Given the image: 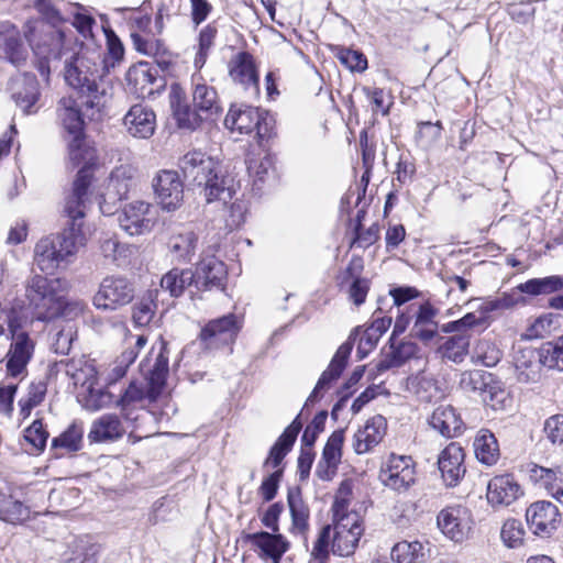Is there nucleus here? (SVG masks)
<instances>
[{
    "instance_id": "1",
    "label": "nucleus",
    "mask_w": 563,
    "mask_h": 563,
    "mask_svg": "<svg viewBox=\"0 0 563 563\" xmlns=\"http://www.w3.org/2000/svg\"><path fill=\"white\" fill-rule=\"evenodd\" d=\"M55 46L63 47L66 56L64 78L68 86L81 93L85 114L90 120H100L111 99V92L102 76L119 65L124 57L120 37H106V51L97 44L96 37H53Z\"/></svg>"
},
{
    "instance_id": "2",
    "label": "nucleus",
    "mask_w": 563,
    "mask_h": 563,
    "mask_svg": "<svg viewBox=\"0 0 563 563\" xmlns=\"http://www.w3.org/2000/svg\"><path fill=\"white\" fill-rule=\"evenodd\" d=\"M68 284L60 278L32 276L25 285V298L33 319L52 321L58 317L69 319L81 314L86 308L84 301L66 300Z\"/></svg>"
},
{
    "instance_id": "3",
    "label": "nucleus",
    "mask_w": 563,
    "mask_h": 563,
    "mask_svg": "<svg viewBox=\"0 0 563 563\" xmlns=\"http://www.w3.org/2000/svg\"><path fill=\"white\" fill-rule=\"evenodd\" d=\"M67 142L68 163L79 167L73 184V189L66 198L64 211L71 217L86 216L90 202V186L92 183V167L97 164L96 147L90 144L85 134L65 137Z\"/></svg>"
},
{
    "instance_id": "4",
    "label": "nucleus",
    "mask_w": 563,
    "mask_h": 563,
    "mask_svg": "<svg viewBox=\"0 0 563 563\" xmlns=\"http://www.w3.org/2000/svg\"><path fill=\"white\" fill-rule=\"evenodd\" d=\"M184 177L198 187L208 203L214 200L227 202L232 198V178L225 176L218 161L201 151H190L179 159Z\"/></svg>"
},
{
    "instance_id": "5",
    "label": "nucleus",
    "mask_w": 563,
    "mask_h": 563,
    "mask_svg": "<svg viewBox=\"0 0 563 563\" xmlns=\"http://www.w3.org/2000/svg\"><path fill=\"white\" fill-rule=\"evenodd\" d=\"M66 216L70 220L67 229L56 236L41 239L35 245L34 263L43 273L53 274L62 263L67 262L86 244L87 239L82 232L85 216Z\"/></svg>"
},
{
    "instance_id": "6",
    "label": "nucleus",
    "mask_w": 563,
    "mask_h": 563,
    "mask_svg": "<svg viewBox=\"0 0 563 563\" xmlns=\"http://www.w3.org/2000/svg\"><path fill=\"white\" fill-rule=\"evenodd\" d=\"M24 322L25 320L15 309H10L7 314V328L0 323V336L7 335L11 340L7 353V372L12 377L26 372V366L34 353L35 343L24 330Z\"/></svg>"
},
{
    "instance_id": "7",
    "label": "nucleus",
    "mask_w": 563,
    "mask_h": 563,
    "mask_svg": "<svg viewBox=\"0 0 563 563\" xmlns=\"http://www.w3.org/2000/svg\"><path fill=\"white\" fill-rule=\"evenodd\" d=\"M119 224L129 235L150 233L158 221L156 208L144 200H133L125 203L119 213Z\"/></svg>"
},
{
    "instance_id": "8",
    "label": "nucleus",
    "mask_w": 563,
    "mask_h": 563,
    "mask_svg": "<svg viewBox=\"0 0 563 563\" xmlns=\"http://www.w3.org/2000/svg\"><path fill=\"white\" fill-rule=\"evenodd\" d=\"M437 526L441 533L454 543L467 540L473 531L472 511L462 505L448 506L437 516Z\"/></svg>"
},
{
    "instance_id": "9",
    "label": "nucleus",
    "mask_w": 563,
    "mask_h": 563,
    "mask_svg": "<svg viewBox=\"0 0 563 563\" xmlns=\"http://www.w3.org/2000/svg\"><path fill=\"white\" fill-rule=\"evenodd\" d=\"M134 298L132 283L122 276L104 277L93 296L92 303L99 310H115L130 303Z\"/></svg>"
},
{
    "instance_id": "10",
    "label": "nucleus",
    "mask_w": 563,
    "mask_h": 563,
    "mask_svg": "<svg viewBox=\"0 0 563 563\" xmlns=\"http://www.w3.org/2000/svg\"><path fill=\"white\" fill-rule=\"evenodd\" d=\"M382 483L398 493L407 492L416 483V463L409 455L390 454L383 464Z\"/></svg>"
},
{
    "instance_id": "11",
    "label": "nucleus",
    "mask_w": 563,
    "mask_h": 563,
    "mask_svg": "<svg viewBox=\"0 0 563 563\" xmlns=\"http://www.w3.org/2000/svg\"><path fill=\"white\" fill-rule=\"evenodd\" d=\"M332 553L339 556L353 554L364 533L363 521L358 514L346 515L334 519Z\"/></svg>"
},
{
    "instance_id": "12",
    "label": "nucleus",
    "mask_w": 563,
    "mask_h": 563,
    "mask_svg": "<svg viewBox=\"0 0 563 563\" xmlns=\"http://www.w3.org/2000/svg\"><path fill=\"white\" fill-rule=\"evenodd\" d=\"M244 539L264 563H280L290 549V542L279 532L258 531L246 534Z\"/></svg>"
},
{
    "instance_id": "13",
    "label": "nucleus",
    "mask_w": 563,
    "mask_h": 563,
    "mask_svg": "<svg viewBox=\"0 0 563 563\" xmlns=\"http://www.w3.org/2000/svg\"><path fill=\"white\" fill-rule=\"evenodd\" d=\"M155 198L165 211L178 209L184 199V185L174 170H162L153 179Z\"/></svg>"
},
{
    "instance_id": "14",
    "label": "nucleus",
    "mask_w": 563,
    "mask_h": 563,
    "mask_svg": "<svg viewBox=\"0 0 563 563\" xmlns=\"http://www.w3.org/2000/svg\"><path fill=\"white\" fill-rule=\"evenodd\" d=\"M241 324L234 314L223 316L209 321L200 332V339L207 349H219L232 344Z\"/></svg>"
},
{
    "instance_id": "15",
    "label": "nucleus",
    "mask_w": 563,
    "mask_h": 563,
    "mask_svg": "<svg viewBox=\"0 0 563 563\" xmlns=\"http://www.w3.org/2000/svg\"><path fill=\"white\" fill-rule=\"evenodd\" d=\"M141 371L151 385V397L165 384L168 374L167 346L164 341L154 344L141 363Z\"/></svg>"
},
{
    "instance_id": "16",
    "label": "nucleus",
    "mask_w": 563,
    "mask_h": 563,
    "mask_svg": "<svg viewBox=\"0 0 563 563\" xmlns=\"http://www.w3.org/2000/svg\"><path fill=\"white\" fill-rule=\"evenodd\" d=\"M464 449L457 442H451L439 454L438 467L446 486L455 487L464 477Z\"/></svg>"
},
{
    "instance_id": "17",
    "label": "nucleus",
    "mask_w": 563,
    "mask_h": 563,
    "mask_svg": "<svg viewBox=\"0 0 563 563\" xmlns=\"http://www.w3.org/2000/svg\"><path fill=\"white\" fill-rule=\"evenodd\" d=\"M123 126L132 137L147 140L155 132L156 114L151 106L135 103L123 117Z\"/></svg>"
},
{
    "instance_id": "18",
    "label": "nucleus",
    "mask_w": 563,
    "mask_h": 563,
    "mask_svg": "<svg viewBox=\"0 0 563 563\" xmlns=\"http://www.w3.org/2000/svg\"><path fill=\"white\" fill-rule=\"evenodd\" d=\"M527 522L537 536L549 537L560 523L558 507L550 501H537L526 511Z\"/></svg>"
},
{
    "instance_id": "19",
    "label": "nucleus",
    "mask_w": 563,
    "mask_h": 563,
    "mask_svg": "<svg viewBox=\"0 0 563 563\" xmlns=\"http://www.w3.org/2000/svg\"><path fill=\"white\" fill-rule=\"evenodd\" d=\"M85 375L86 379L80 383V391L78 400L87 410L97 411L108 406L112 401L110 393L106 391L99 384L93 368L84 369L75 375L76 384L80 382V376Z\"/></svg>"
},
{
    "instance_id": "20",
    "label": "nucleus",
    "mask_w": 563,
    "mask_h": 563,
    "mask_svg": "<svg viewBox=\"0 0 563 563\" xmlns=\"http://www.w3.org/2000/svg\"><path fill=\"white\" fill-rule=\"evenodd\" d=\"M125 79L129 91L142 98L152 96L162 87L157 69L148 63L141 62L131 66Z\"/></svg>"
},
{
    "instance_id": "21",
    "label": "nucleus",
    "mask_w": 563,
    "mask_h": 563,
    "mask_svg": "<svg viewBox=\"0 0 563 563\" xmlns=\"http://www.w3.org/2000/svg\"><path fill=\"white\" fill-rule=\"evenodd\" d=\"M522 495L520 484L511 474L496 475L487 484L486 498L492 507H507Z\"/></svg>"
},
{
    "instance_id": "22",
    "label": "nucleus",
    "mask_w": 563,
    "mask_h": 563,
    "mask_svg": "<svg viewBox=\"0 0 563 563\" xmlns=\"http://www.w3.org/2000/svg\"><path fill=\"white\" fill-rule=\"evenodd\" d=\"M351 351L352 345L350 343L346 342L340 345L328 368L321 374L317 385L308 397L305 407L318 401L323 396L324 391L331 387L332 382L340 377L345 368Z\"/></svg>"
},
{
    "instance_id": "23",
    "label": "nucleus",
    "mask_w": 563,
    "mask_h": 563,
    "mask_svg": "<svg viewBox=\"0 0 563 563\" xmlns=\"http://www.w3.org/2000/svg\"><path fill=\"white\" fill-rule=\"evenodd\" d=\"M137 169L130 163L115 166L108 178L104 200L117 201L126 198L130 190L136 185Z\"/></svg>"
},
{
    "instance_id": "24",
    "label": "nucleus",
    "mask_w": 563,
    "mask_h": 563,
    "mask_svg": "<svg viewBox=\"0 0 563 563\" xmlns=\"http://www.w3.org/2000/svg\"><path fill=\"white\" fill-rule=\"evenodd\" d=\"M227 274V267L222 261L214 255L205 256L197 264L196 272L194 273L195 286L199 290L222 289Z\"/></svg>"
},
{
    "instance_id": "25",
    "label": "nucleus",
    "mask_w": 563,
    "mask_h": 563,
    "mask_svg": "<svg viewBox=\"0 0 563 563\" xmlns=\"http://www.w3.org/2000/svg\"><path fill=\"white\" fill-rule=\"evenodd\" d=\"M169 103L174 119L180 129L196 130L206 121L205 115L195 107L192 110L186 101L185 91L173 85L169 92Z\"/></svg>"
},
{
    "instance_id": "26",
    "label": "nucleus",
    "mask_w": 563,
    "mask_h": 563,
    "mask_svg": "<svg viewBox=\"0 0 563 563\" xmlns=\"http://www.w3.org/2000/svg\"><path fill=\"white\" fill-rule=\"evenodd\" d=\"M438 313L439 310L429 301L418 305L412 314L411 336L424 344L431 342L439 332V324L435 320Z\"/></svg>"
},
{
    "instance_id": "27",
    "label": "nucleus",
    "mask_w": 563,
    "mask_h": 563,
    "mask_svg": "<svg viewBox=\"0 0 563 563\" xmlns=\"http://www.w3.org/2000/svg\"><path fill=\"white\" fill-rule=\"evenodd\" d=\"M40 85L33 74H23L16 79L12 88V99L23 113L32 114L38 110Z\"/></svg>"
},
{
    "instance_id": "28",
    "label": "nucleus",
    "mask_w": 563,
    "mask_h": 563,
    "mask_svg": "<svg viewBox=\"0 0 563 563\" xmlns=\"http://www.w3.org/2000/svg\"><path fill=\"white\" fill-rule=\"evenodd\" d=\"M514 366L518 382L533 383L540 378L541 349L536 350L531 346L517 347L514 352Z\"/></svg>"
},
{
    "instance_id": "29",
    "label": "nucleus",
    "mask_w": 563,
    "mask_h": 563,
    "mask_svg": "<svg viewBox=\"0 0 563 563\" xmlns=\"http://www.w3.org/2000/svg\"><path fill=\"white\" fill-rule=\"evenodd\" d=\"M386 419L376 415L368 419L365 426L358 429L353 437V450L357 454H365L375 448L386 433Z\"/></svg>"
},
{
    "instance_id": "30",
    "label": "nucleus",
    "mask_w": 563,
    "mask_h": 563,
    "mask_svg": "<svg viewBox=\"0 0 563 563\" xmlns=\"http://www.w3.org/2000/svg\"><path fill=\"white\" fill-rule=\"evenodd\" d=\"M224 125L232 132L236 131L240 134H249L256 130L257 135H262L260 112L249 106L231 107L225 115Z\"/></svg>"
},
{
    "instance_id": "31",
    "label": "nucleus",
    "mask_w": 563,
    "mask_h": 563,
    "mask_svg": "<svg viewBox=\"0 0 563 563\" xmlns=\"http://www.w3.org/2000/svg\"><path fill=\"white\" fill-rule=\"evenodd\" d=\"M429 424L445 438L460 435L464 427L460 415L451 405L438 406L429 418Z\"/></svg>"
},
{
    "instance_id": "32",
    "label": "nucleus",
    "mask_w": 563,
    "mask_h": 563,
    "mask_svg": "<svg viewBox=\"0 0 563 563\" xmlns=\"http://www.w3.org/2000/svg\"><path fill=\"white\" fill-rule=\"evenodd\" d=\"M229 75L234 82L246 89H258V74L253 57L247 52H241L230 60Z\"/></svg>"
},
{
    "instance_id": "33",
    "label": "nucleus",
    "mask_w": 563,
    "mask_h": 563,
    "mask_svg": "<svg viewBox=\"0 0 563 563\" xmlns=\"http://www.w3.org/2000/svg\"><path fill=\"white\" fill-rule=\"evenodd\" d=\"M124 434V428L117 415L106 413L92 421L88 440L92 443L117 441Z\"/></svg>"
},
{
    "instance_id": "34",
    "label": "nucleus",
    "mask_w": 563,
    "mask_h": 563,
    "mask_svg": "<svg viewBox=\"0 0 563 563\" xmlns=\"http://www.w3.org/2000/svg\"><path fill=\"white\" fill-rule=\"evenodd\" d=\"M81 107L85 110V107L82 104ZM57 114L60 124L66 132L65 137L84 134L82 115H87L85 114V111L81 113L80 109L78 108L77 101L74 98L63 97L58 101Z\"/></svg>"
},
{
    "instance_id": "35",
    "label": "nucleus",
    "mask_w": 563,
    "mask_h": 563,
    "mask_svg": "<svg viewBox=\"0 0 563 563\" xmlns=\"http://www.w3.org/2000/svg\"><path fill=\"white\" fill-rule=\"evenodd\" d=\"M530 478L563 505V466L548 468L533 465L530 468Z\"/></svg>"
},
{
    "instance_id": "36",
    "label": "nucleus",
    "mask_w": 563,
    "mask_h": 563,
    "mask_svg": "<svg viewBox=\"0 0 563 563\" xmlns=\"http://www.w3.org/2000/svg\"><path fill=\"white\" fill-rule=\"evenodd\" d=\"M362 269V260L353 257L346 269L339 277L341 285L351 282L349 297L356 306H361L365 301L368 291V282L360 278Z\"/></svg>"
},
{
    "instance_id": "37",
    "label": "nucleus",
    "mask_w": 563,
    "mask_h": 563,
    "mask_svg": "<svg viewBox=\"0 0 563 563\" xmlns=\"http://www.w3.org/2000/svg\"><path fill=\"white\" fill-rule=\"evenodd\" d=\"M390 555L397 563H427L431 549L429 542L402 540L391 548Z\"/></svg>"
},
{
    "instance_id": "38",
    "label": "nucleus",
    "mask_w": 563,
    "mask_h": 563,
    "mask_svg": "<svg viewBox=\"0 0 563 563\" xmlns=\"http://www.w3.org/2000/svg\"><path fill=\"white\" fill-rule=\"evenodd\" d=\"M302 423L299 416L285 429L269 451V455L264 462V466L277 467L284 457L291 450Z\"/></svg>"
},
{
    "instance_id": "39",
    "label": "nucleus",
    "mask_w": 563,
    "mask_h": 563,
    "mask_svg": "<svg viewBox=\"0 0 563 563\" xmlns=\"http://www.w3.org/2000/svg\"><path fill=\"white\" fill-rule=\"evenodd\" d=\"M192 101L198 111L205 115L206 121H216L221 113L222 107L216 89L206 84L195 86Z\"/></svg>"
},
{
    "instance_id": "40",
    "label": "nucleus",
    "mask_w": 563,
    "mask_h": 563,
    "mask_svg": "<svg viewBox=\"0 0 563 563\" xmlns=\"http://www.w3.org/2000/svg\"><path fill=\"white\" fill-rule=\"evenodd\" d=\"M65 4L67 3L62 0H35L34 8L38 12L43 22L59 30V27L69 20L68 8ZM58 35L65 34L62 31H58Z\"/></svg>"
},
{
    "instance_id": "41",
    "label": "nucleus",
    "mask_w": 563,
    "mask_h": 563,
    "mask_svg": "<svg viewBox=\"0 0 563 563\" xmlns=\"http://www.w3.org/2000/svg\"><path fill=\"white\" fill-rule=\"evenodd\" d=\"M473 446L475 456L482 464L492 466L499 460L498 442L489 430H479L474 439Z\"/></svg>"
},
{
    "instance_id": "42",
    "label": "nucleus",
    "mask_w": 563,
    "mask_h": 563,
    "mask_svg": "<svg viewBox=\"0 0 563 563\" xmlns=\"http://www.w3.org/2000/svg\"><path fill=\"white\" fill-rule=\"evenodd\" d=\"M247 172L253 179V187L260 191L262 186L274 177V159L269 154H257L247 159Z\"/></svg>"
},
{
    "instance_id": "43",
    "label": "nucleus",
    "mask_w": 563,
    "mask_h": 563,
    "mask_svg": "<svg viewBox=\"0 0 563 563\" xmlns=\"http://www.w3.org/2000/svg\"><path fill=\"white\" fill-rule=\"evenodd\" d=\"M198 242L197 234L189 228L174 233L168 241L169 251L179 260H190Z\"/></svg>"
},
{
    "instance_id": "44",
    "label": "nucleus",
    "mask_w": 563,
    "mask_h": 563,
    "mask_svg": "<svg viewBox=\"0 0 563 563\" xmlns=\"http://www.w3.org/2000/svg\"><path fill=\"white\" fill-rule=\"evenodd\" d=\"M46 394V382L41 379L30 383L25 395L22 396L18 401L19 416L22 420L27 419L31 416L32 410L44 401Z\"/></svg>"
},
{
    "instance_id": "45",
    "label": "nucleus",
    "mask_w": 563,
    "mask_h": 563,
    "mask_svg": "<svg viewBox=\"0 0 563 563\" xmlns=\"http://www.w3.org/2000/svg\"><path fill=\"white\" fill-rule=\"evenodd\" d=\"M195 284V275L190 269L173 268L161 279V287L172 297H179L185 289Z\"/></svg>"
},
{
    "instance_id": "46",
    "label": "nucleus",
    "mask_w": 563,
    "mask_h": 563,
    "mask_svg": "<svg viewBox=\"0 0 563 563\" xmlns=\"http://www.w3.org/2000/svg\"><path fill=\"white\" fill-rule=\"evenodd\" d=\"M288 506L291 516V533L305 534L309 529L310 511L299 493L288 494Z\"/></svg>"
},
{
    "instance_id": "47",
    "label": "nucleus",
    "mask_w": 563,
    "mask_h": 563,
    "mask_svg": "<svg viewBox=\"0 0 563 563\" xmlns=\"http://www.w3.org/2000/svg\"><path fill=\"white\" fill-rule=\"evenodd\" d=\"M82 423L73 422L63 433L52 440V450L63 453L77 452L82 446Z\"/></svg>"
},
{
    "instance_id": "48",
    "label": "nucleus",
    "mask_w": 563,
    "mask_h": 563,
    "mask_svg": "<svg viewBox=\"0 0 563 563\" xmlns=\"http://www.w3.org/2000/svg\"><path fill=\"white\" fill-rule=\"evenodd\" d=\"M516 289L521 294L531 296L549 295L563 289V277L553 275L544 278H532L519 284Z\"/></svg>"
},
{
    "instance_id": "49",
    "label": "nucleus",
    "mask_w": 563,
    "mask_h": 563,
    "mask_svg": "<svg viewBox=\"0 0 563 563\" xmlns=\"http://www.w3.org/2000/svg\"><path fill=\"white\" fill-rule=\"evenodd\" d=\"M30 509L11 495L0 493V519L9 523H22L30 518Z\"/></svg>"
},
{
    "instance_id": "50",
    "label": "nucleus",
    "mask_w": 563,
    "mask_h": 563,
    "mask_svg": "<svg viewBox=\"0 0 563 563\" xmlns=\"http://www.w3.org/2000/svg\"><path fill=\"white\" fill-rule=\"evenodd\" d=\"M418 351V345L411 341H400L397 344L391 343L390 353L379 363L378 368L383 371L390 367H398L413 357Z\"/></svg>"
},
{
    "instance_id": "51",
    "label": "nucleus",
    "mask_w": 563,
    "mask_h": 563,
    "mask_svg": "<svg viewBox=\"0 0 563 563\" xmlns=\"http://www.w3.org/2000/svg\"><path fill=\"white\" fill-rule=\"evenodd\" d=\"M137 52L154 57L158 65L169 63L170 53L159 37H133Z\"/></svg>"
},
{
    "instance_id": "52",
    "label": "nucleus",
    "mask_w": 563,
    "mask_h": 563,
    "mask_svg": "<svg viewBox=\"0 0 563 563\" xmlns=\"http://www.w3.org/2000/svg\"><path fill=\"white\" fill-rule=\"evenodd\" d=\"M470 338L465 334H455L448 338L439 347L442 357L454 363H461L468 353Z\"/></svg>"
},
{
    "instance_id": "53",
    "label": "nucleus",
    "mask_w": 563,
    "mask_h": 563,
    "mask_svg": "<svg viewBox=\"0 0 563 563\" xmlns=\"http://www.w3.org/2000/svg\"><path fill=\"white\" fill-rule=\"evenodd\" d=\"M344 441V433L342 430L334 431L323 449L322 462L327 465L328 476L334 474L338 464L341 461V449Z\"/></svg>"
},
{
    "instance_id": "54",
    "label": "nucleus",
    "mask_w": 563,
    "mask_h": 563,
    "mask_svg": "<svg viewBox=\"0 0 563 563\" xmlns=\"http://www.w3.org/2000/svg\"><path fill=\"white\" fill-rule=\"evenodd\" d=\"M406 389L423 400H429L435 390V380L424 371H420L407 378Z\"/></svg>"
},
{
    "instance_id": "55",
    "label": "nucleus",
    "mask_w": 563,
    "mask_h": 563,
    "mask_svg": "<svg viewBox=\"0 0 563 563\" xmlns=\"http://www.w3.org/2000/svg\"><path fill=\"white\" fill-rule=\"evenodd\" d=\"M525 302V298L516 291L504 292L495 299L482 302L478 307V311L483 313L482 318L485 319V316L489 312L511 309Z\"/></svg>"
},
{
    "instance_id": "56",
    "label": "nucleus",
    "mask_w": 563,
    "mask_h": 563,
    "mask_svg": "<svg viewBox=\"0 0 563 563\" xmlns=\"http://www.w3.org/2000/svg\"><path fill=\"white\" fill-rule=\"evenodd\" d=\"M541 362L549 369L563 372V335L541 346Z\"/></svg>"
},
{
    "instance_id": "57",
    "label": "nucleus",
    "mask_w": 563,
    "mask_h": 563,
    "mask_svg": "<svg viewBox=\"0 0 563 563\" xmlns=\"http://www.w3.org/2000/svg\"><path fill=\"white\" fill-rule=\"evenodd\" d=\"M24 441L30 445L26 451L30 454H37L42 452L48 439V432L44 429L42 420L36 419L33 423L24 430Z\"/></svg>"
},
{
    "instance_id": "58",
    "label": "nucleus",
    "mask_w": 563,
    "mask_h": 563,
    "mask_svg": "<svg viewBox=\"0 0 563 563\" xmlns=\"http://www.w3.org/2000/svg\"><path fill=\"white\" fill-rule=\"evenodd\" d=\"M490 383H493L492 375L478 369L463 373L460 382L465 391L478 393L482 397Z\"/></svg>"
},
{
    "instance_id": "59",
    "label": "nucleus",
    "mask_w": 563,
    "mask_h": 563,
    "mask_svg": "<svg viewBox=\"0 0 563 563\" xmlns=\"http://www.w3.org/2000/svg\"><path fill=\"white\" fill-rule=\"evenodd\" d=\"M473 357L487 367L495 366L501 358V351L490 340L482 339L474 346Z\"/></svg>"
},
{
    "instance_id": "60",
    "label": "nucleus",
    "mask_w": 563,
    "mask_h": 563,
    "mask_svg": "<svg viewBox=\"0 0 563 563\" xmlns=\"http://www.w3.org/2000/svg\"><path fill=\"white\" fill-rule=\"evenodd\" d=\"M65 5L68 8V22L71 23L81 35H93L92 25L95 24V19L86 13L85 9L78 3H68Z\"/></svg>"
},
{
    "instance_id": "61",
    "label": "nucleus",
    "mask_w": 563,
    "mask_h": 563,
    "mask_svg": "<svg viewBox=\"0 0 563 563\" xmlns=\"http://www.w3.org/2000/svg\"><path fill=\"white\" fill-rule=\"evenodd\" d=\"M525 529L520 520L507 519L500 531V538L508 548H518L522 544Z\"/></svg>"
},
{
    "instance_id": "62",
    "label": "nucleus",
    "mask_w": 563,
    "mask_h": 563,
    "mask_svg": "<svg viewBox=\"0 0 563 563\" xmlns=\"http://www.w3.org/2000/svg\"><path fill=\"white\" fill-rule=\"evenodd\" d=\"M335 56L339 60L353 71H364L367 68V59L363 53L345 47H338Z\"/></svg>"
},
{
    "instance_id": "63",
    "label": "nucleus",
    "mask_w": 563,
    "mask_h": 563,
    "mask_svg": "<svg viewBox=\"0 0 563 563\" xmlns=\"http://www.w3.org/2000/svg\"><path fill=\"white\" fill-rule=\"evenodd\" d=\"M99 545L80 543L64 563H99Z\"/></svg>"
},
{
    "instance_id": "64",
    "label": "nucleus",
    "mask_w": 563,
    "mask_h": 563,
    "mask_svg": "<svg viewBox=\"0 0 563 563\" xmlns=\"http://www.w3.org/2000/svg\"><path fill=\"white\" fill-rule=\"evenodd\" d=\"M543 433L553 445L563 444V415L549 417L543 424Z\"/></svg>"
}]
</instances>
